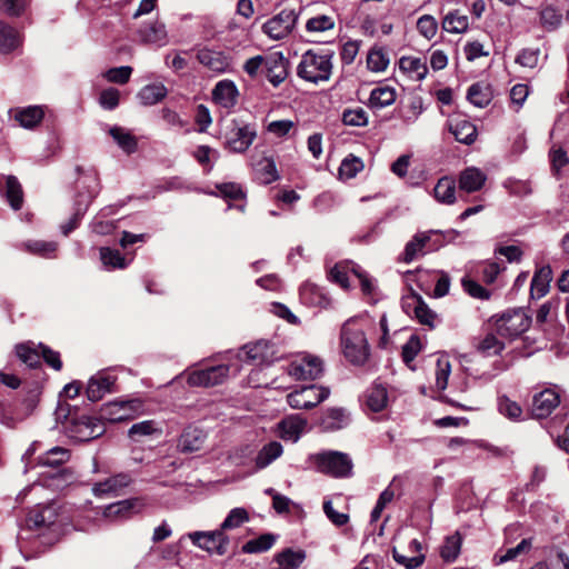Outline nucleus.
Segmentation results:
<instances>
[{
	"mask_svg": "<svg viewBox=\"0 0 569 569\" xmlns=\"http://www.w3.org/2000/svg\"><path fill=\"white\" fill-rule=\"evenodd\" d=\"M283 452L282 445L278 441H271L264 445L256 457V467L263 469L279 458Z\"/></svg>",
	"mask_w": 569,
	"mask_h": 569,
	"instance_id": "33",
	"label": "nucleus"
},
{
	"mask_svg": "<svg viewBox=\"0 0 569 569\" xmlns=\"http://www.w3.org/2000/svg\"><path fill=\"white\" fill-rule=\"evenodd\" d=\"M330 396V389L319 385H307L296 388L287 395V402L292 409L310 410Z\"/></svg>",
	"mask_w": 569,
	"mask_h": 569,
	"instance_id": "5",
	"label": "nucleus"
},
{
	"mask_svg": "<svg viewBox=\"0 0 569 569\" xmlns=\"http://www.w3.org/2000/svg\"><path fill=\"white\" fill-rule=\"evenodd\" d=\"M396 101V91L389 86L373 89L369 97V103L372 108L381 109L391 106Z\"/></svg>",
	"mask_w": 569,
	"mask_h": 569,
	"instance_id": "39",
	"label": "nucleus"
},
{
	"mask_svg": "<svg viewBox=\"0 0 569 569\" xmlns=\"http://www.w3.org/2000/svg\"><path fill=\"white\" fill-rule=\"evenodd\" d=\"M256 178L262 184H269L279 179L273 159L263 157L254 163Z\"/></svg>",
	"mask_w": 569,
	"mask_h": 569,
	"instance_id": "28",
	"label": "nucleus"
},
{
	"mask_svg": "<svg viewBox=\"0 0 569 569\" xmlns=\"http://www.w3.org/2000/svg\"><path fill=\"white\" fill-rule=\"evenodd\" d=\"M487 180V174L476 167L465 169V192H476L480 190Z\"/></svg>",
	"mask_w": 569,
	"mask_h": 569,
	"instance_id": "43",
	"label": "nucleus"
},
{
	"mask_svg": "<svg viewBox=\"0 0 569 569\" xmlns=\"http://www.w3.org/2000/svg\"><path fill=\"white\" fill-rule=\"evenodd\" d=\"M167 88L161 83L144 86L138 93V99L143 106H153L166 98Z\"/></svg>",
	"mask_w": 569,
	"mask_h": 569,
	"instance_id": "34",
	"label": "nucleus"
},
{
	"mask_svg": "<svg viewBox=\"0 0 569 569\" xmlns=\"http://www.w3.org/2000/svg\"><path fill=\"white\" fill-rule=\"evenodd\" d=\"M333 52L330 50L317 52L306 51L297 67V74L305 81L319 83L328 81L332 73Z\"/></svg>",
	"mask_w": 569,
	"mask_h": 569,
	"instance_id": "2",
	"label": "nucleus"
},
{
	"mask_svg": "<svg viewBox=\"0 0 569 569\" xmlns=\"http://www.w3.org/2000/svg\"><path fill=\"white\" fill-rule=\"evenodd\" d=\"M131 478L127 473L114 475L103 481L96 482L92 492L96 497H109L118 495L123 488L129 486Z\"/></svg>",
	"mask_w": 569,
	"mask_h": 569,
	"instance_id": "18",
	"label": "nucleus"
},
{
	"mask_svg": "<svg viewBox=\"0 0 569 569\" xmlns=\"http://www.w3.org/2000/svg\"><path fill=\"white\" fill-rule=\"evenodd\" d=\"M363 168L362 161L357 157L346 158L340 166V174L348 179L356 177V174Z\"/></svg>",
	"mask_w": 569,
	"mask_h": 569,
	"instance_id": "63",
	"label": "nucleus"
},
{
	"mask_svg": "<svg viewBox=\"0 0 569 569\" xmlns=\"http://www.w3.org/2000/svg\"><path fill=\"white\" fill-rule=\"evenodd\" d=\"M532 546L531 539H522L516 547L509 548L505 553L496 556L497 563L501 565L515 560L521 553L528 552Z\"/></svg>",
	"mask_w": 569,
	"mask_h": 569,
	"instance_id": "55",
	"label": "nucleus"
},
{
	"mask_svg": "<svg viewBox=\"0 0 569 569\" xmlns=\"http://www.w3.org/2000/svg\"><path fill=\"white\" fill-rule=\"evenodd\" d=\"M307 421L298 416L289 417L280 422L281 437L297 441L306 428Z\"/></svg>",
	"mask_w": 569,
	"mask_h": 569,
	"instance_id": "31",
	"label": "nucleus"
},
{
	"mask_svg": "<svg viewBox=\"0 0 569 569\" xmlns=\"http://www.w3.org/2000/svg\"><path fill=\"white\" fill-rule=\"evenodd\" d=\"M367 407L373 411L379 412L387 407L388 391L387 388L380 383H376L368 390Z\"/></svg>",
	"mask_w": 569,
	"mask_h": 569,
	"instance_id": "36",
	"label": "nucleus"
},
{
	"mask_svg": "<svg viewBox=\"0 0 569 569\" xmlns=\"http://www.w3.org/2000/svg\"><path fill=\"white\" fill-rule=\"evenodd\" d=\"M287 372L297 380H315L323 372V361L318 356L301 355L288 365Z\"/></svg>",
	"mask_w": 569,
	"mask_h": 569,
	"instance_id": "8",
	"label": "nucleus"
},
{
	"mask_svg": "<svg viewBox=\"0 0 569 569\" xmlns=\"http://www.w3.org/2000/svg\"><path fill=\"white\" fill-rule=\"evenodd\" d=\"M246 355L248 359L256 363H269L273 360L272 346L267 341H258L253 345L246 346Z\"/></svg>",
	"mask_w": 569,
	"mask_h": 569,
	"instance_id": "32",
	"label": "nucleus"
},
{
	"mask_svg": "<svg viewBox=\"0 0 569 569\" xmlns=\"http://www.w3.org/2000/svg\"><path fill=\"white\" fill-rule=\"evenodd\" d=\"M276 541V536L263 533L256 539H251L242 546L244 553H259L269 550Z\"/></svg>",
	"mask_w": 569,
	"mask_h": 569,
	"instance_id": "45",
	"label": "nucleus"
},
{
	"mask_svg": "<svg viewBox=\"0 0 569 569\" xmlns=\"http://www.w3.org/2000/svg\"><path fill=\"white\" fill-rule=\"evenodd\" d=\"M541 26L548 30L553 31L561 26L562 14L552 6H547L540 11Z\"/></svg>",
	"mask_w": 569,
	"mask_h": 569,
	"instance_id": "48",
	"label": "nucleus"
},
{
	"mask_svg": "<svg viewBox=\"0 0 569 569\" xmlns=\"http://www.w3.org/2000/svg\"><path fill=\"white\" fill-rule=\"evenodd\" d=\"M100 259L107 267L124 269L128 263L126 258L116 249L102 247L100 249Z\"/></svg>",
	"mask_w": 569,
	"mask_h": 569,
	"instance_id": "51",
	"label": "nucleus"
},
{
	"mask_svg": "<svg viewBox=\"0 0 569 569\" xmlns=\"http://www.w3.org/2000/svg\"><path fill=\"white\" fill-rule=\"evenodd\" d=\"M349 423V417L341 408L328 409L320 420V426L326 431H336Z\"/></svg>",
	"mask_w": 569,
	"mask_h": 569,
	"instance_id": "26",
	"label": "nucleus"
},
{
	"mask_svg": "<svg viewBox=\"0 0 569 569\" xmlns=\"http://www.w3.org/2000/svg\"><path fill=\"white\" fill-rule=\"evenodd\" d=\"M552 271L549 266L538 269L532 278L530 295L535 299H540L549 291Z\"/></svg>",
	"mask_w": 569,
	"mask_h": 569,
	"instance_id": "27",
	"label": "nucleus"
},
{
	"mask_svg": "<svg viewBox=\"0 0 569 569\" xmlns=\"http://www.w3.org/2000/svg\"><path fill=\"white\" fill-rule=\"evenodd\" d=\"M70 451L62 447H53L37 458V463L42 467H59L69 461Z\"/></svg>",
	"mask_w": 569,
	"mask_h": 569,
	"instance_id": "30",
	"label": "nucleus"
},
{
	"mask_svg": "<svg viewBox=\"0 0 569 569\" xmlns=\"http://www.w3.org/2000/svg\"><path fill=\"white\" fill-rule=\"evenodd\" d=\"M138 505V499L121 500L103 508L102 516L110 520L126 519L133 513Z\"/></svg>",
	"mask_w": 569,
	"mask_h": 569,
	"instance_id": "25",
	"label": "nucleus"
},
{
	"mask_svg": "<svg viewBox=\"0 0 569 569\" xmlns=\"http://www.w3.org/2000/svg\"><path fill=\"white\" fill-rule=\"evenodd\" d=\"M417 29L421 36H423L426 39L430 40L437 33V30H438L437 20L430 14H425L418 19Z\"/></svg>",
	"mask_w": 569,
	"mask_h": 569,
	"instance_id": "59",
	"label": "nucleus"
},
{
	"mask_svg": "<svg viewBox=\"0 0 569 569\" xmlns=\"http://www.w3.org/2000/svg\"><path fill=\"white\" fill-rule=\"evenodd\" d=\"M117 377L109 370H101L92 376L87 386V397L90 401H99L108 392H112Z\"/></svg>",
	"mask_w": 569,
	"mask_h": 569,
	"instance_id": "16",
	"label": "nucleus"
},
{
	"mask_svg": "<svg viewBox=\"0 0 569 569\" xmlns=\"http://www.w3.org/2000/svg\"><path fill=\"white\" fill-rule=\"evenodd\" d=\"M249 519V513L244 508H233L221 523L220 529L226 532L227 530L239 528L244 522H248Z\"/></svg>",
	"mask_w": 569,
	"mask_h": 569,
	"instance_id": "46",
	"label": "nucleus"
},
{
	"mask_svg": "<svg viewBox=\"0 0 569 569\" xmlns=\"http://www.w3.org/2000/svg\"><path fill=\"white\" fill-rule=\"evenodd\" d=\"M132 73V68L129 66H122L118 68H111L106 72L108 81L119 84H124L129 81Z\"/></svg>",
	"mask_w": 569,
	"mask_h": 569,
	"instance_id": "62",
	"label": "nucleus"
},
{
	"mask_svg": "<svg viewBox=\"0 0 569 569\" xmlns=\"http://www.w3.org/2000/svg\"><path fill=\"white\" fill-rule=\"evenodd\" d=\"M229 375V366L218 365L189 372L187 382L191 387H214L222 383Z\"/></svg>",
	"mask_w": 569,
	"mask_h": 569,
	"instance_id": "11",
	"label": "nucleus"
},
{
	"mask_svg": "<svg viewBox=\"0 0 569 569\" xmlns=\"http://www.w3.org/2000/svg\"><path fill=\"white\" fill-rule=\"evenodd\" d=\"M333 27L335 20L326 14L310 18L306 23V29L309 32H323L333 29Z\"/></svg>",
	"mask_w": 569,
	"mask_h": 569,
	"instance_id": "58",
	"label": "nucleus"
},
{
	"mask_svg": "<svg viewBox=\"0 0 569 569\" xmlns=\"http://www.w3.org/2000/svg\"><path fill=\"white\" fill-rule=\"evenodd\" d=\"M368 322L361 318L347 320L340 333L345 358L355 366L365 365L370 356V346L366 336Z\"/></svg>",
	"mask_w": 569,
	"mask_h": 569,
	"instance_id": "1",
	"label": "nucleus"
},
{
	"mask_svg": "<svg viewBox=\"0 0 569 569\" xmlns=\"http://www.w3.org/2000/svg\"><path fill=\"white\" fill-rule=\"evenodd\" d=\"M442 29L455 34L462 32V16L459 10L450 11L443 17Z\"/></svg>",
	"mask_w": 569,
	"mask_h": 569,
	"instance_id": "61",
	"label": "nucleus"
},
{
	"mask_svg": "<svg viewBox=\"0 0 569 569\" xmlns=\"http://www.w3.org/2000/svg\"><path fill=\"white\" fill-rule=\"evenodd\" d=\"M22 248L30 253L49 257L53 251H56L57 244L54 242L30 240L24 242Z\"/></svg>",
	"mask_w": 569,
	"mask_h": 569,
	"instance_id": "53",
	"label": "nucleus"
},
{
	"mask_svg": "<svg viewBox=\"0 0 569 569\" xmlns=\"http://www.w3.org/2000/svg\"><path fill=\"white\" fill-rule=\"evenodd\" d=\"M10 114L23 128L32 129L37 127L44 117V111L39 106H29L24 108L11 109Z\"/></svg>",
	"mask_w": 569,
	"mask_h": 569,
	"instance_id": "21",
	"label": "nucleus"
},
{
	"mask_svg": "<svg viewBox=\"0 0 569 569\" xmlns=\"http://www.w3.org/2000/svg\"><path fill=\"white\" fill-rule=\"evenodd\" d=\"M433 191L440 202L451 204L456 201V181L450 177L439 179Z\"/></svg>",
	"mask_w": 569,
	"mask_h": 569,
	"instance_id": "38",
	"label": "nucleus"
},
{
	"mask_svg": "<svg viewBox=\"0 0 569 569\" xmlns=\"http://www.w3.org/2000/svg\"><path fill=\"white\" fill-rule=\"evenodd\" d=\"M311 459L318 471L332 477L349 476L352 469V462L348 455L339 451L316 453Z\"/></svg>",
	"mask_w": 569,
	"mask_h": 569,
	"instance_id": "6",
	"label": "nucleus"
},
{
	"mask_svg": "<svg viewBox=\"0 0 569 569\" xmlns=\"http://www.w3.org/2000/svg\"><path fill=\"white\" fill-rule=\"evenodd\" d=\"M138 33L143 43L164 46L168 41L166 26L158 20L144 23Z\"/></svg>",
	"mask_w": 569,
	"mask_h": 569,
	"instance_id": "20",
	"label": "nucleus"
},
{
	"mask_svg": "<svg viewBox=\"0 0 569 569\" xmlns=\"http://www.w3.org/2000/svg\"><path fill=\"white\" fill-rule=\"evenodd\" d=\"M19 46L18 32L3 21H0V52L7 53Z\"/></svg>",
	"mask_w": 569,
	"mask_h": 569,
	"instance_id": "44",
	"label": "nucleus"
},
{
	"mask_svg": "<svg viewBox=\"0 0 569 569\" xmlns=\"http://www.w3.org/2000/svg\"><path fill=\"white\" fill-rule=\"evenodd\" d=\"M442 244L440 234L435 230L417 232L406 244L401 260L410 263L428 252L435 251Z\"/></svg>",
	"mask_w": 569,
	"mask_h": 569,
	"instance_id": "7",
	"label": "nucleus"
},
{
	"mask_svg": "<svg viewBox=\"0 0 569 569\" xmlns=\"http://www.w3.org/2000/svg\"><path fill=\"white\" fill-rule=\"evenodd\" d=\"M497 333L503 338L515 339L526 332L531 325V317L525 309H510L490 318Z\"/></svg>",
	"mask_w": 569,
	"mask_h": 569,
	"instance_id": "4",
	"label": "nucleus"
},
{
	"mask_svg": "<svg viewBox=\"0 0 569 569\" xmlns=\"http://www.w3.org/2000/svg\"><path fill=\"white\" fill-rule=\"evenodd\" d=\"M238 96V89L231 80L219 81L212 90L213 101L226 109H230L236 106Z\"/></svg>",
	"mask_w": 569,
	"mask_h": 569,
	"instance_id": "19",
	"label": "nucleus"
},
{
	"mask_svg": "<svg viewBox=\"0 0 569 569\" xmlns=\"http://www.w3.org/2000/svg\"><path fill=\"white\" fill-rule=\"evenodd\" d=\"M505 348L493 333H488L477 346V349L486 356L498 355Z\"/></svg>",
	"mask_w": 569,
	"mask_h": 569,
	"instance_id": "54",
	"label": "nucleus"
},
{
	"mask_svg": "<svg viewBox=\"0 0 569 569\" xmlns=\"http://www.w3.org/2000/svg\"><path fill=\"white\" fill-rule=\"evenodd\" d=\"M64 430L70 439L80 442L93 440L106 432L99 418L86 415L66 416Z\"/></svg>",
	"mask_w": 569,
	"mask_h": 569,
	"instance_id": "3",
	"label": "nucleus"
},
{
	"mask_svg": "<svg viewBox=\"0 0 569 569\" xmlns=\"http://www.w3.org/2000/svg\"><path fill=\"white\" fill-rule=\"evenodd\" d=\"M6 180L4 196L13 210H20L23 203V191L20 182L14 176H2Z\"/></svg>",
	"mask_w": 569,
	"mask_h": 569,
	"instance_id": "29",
	"label": "nucleus"
},
{
	"mask_svg": "<svg viewBox=\"0 0 569 569\" xmlns=\"http://www.w3.org/2000/svg\"><path fill=\"white\" fill-rule=\"evenodd\" d=\"M297 22V14L293 10H282L280 13L269 19L262 30L271 39L280 40L287 37Z\"/></svg>",
	"mask_w": 569,
	"mask_h": 569,
	"instance_id": "12",
	"label": "nucleus"
},
{
	"mask_svg": "<svg viewBox=\"0 0 569 569\" xmlns=\"http://www.w3.org/2000/svg\"><path fill=\"white\" fill-rule=\"evenodd\" d=\"M92 198L93 197L89 194L86 197H81L80 199L77 200L74 213L72 214L71 219L66 224L61 226V230L64 236H68L72 230H74L78 227L79 221L89 208Z\"/></svg>",
	"mask_w": 569,
	"mask_h": 569,
	"instance_id": "40",
	"label": "nucleus"
},
{
	"mask_svg": "<svg viewBox=\"0 0 569 569\" xmlns=\"http://www.w3.org/2000/svg\"><path fill=\"white\" fill-rule=\"evenodd\" d=\"M421 350V342L417 336H411L402 347V359L408 365Z\"/></svg>",
	"mask_w": 569,
	"mask_h": 569,
	"instance_id": "64",
	"label": "nucleus"
},
{
	"mask_svg": "<svg viewBox=\"0 0 569 569\" xmlns=\"http://www.w3.org/2000/svg\"><path fill=\"white\" fill-rule=\"evenodd\" d=\"M451 372V365L448 356L441 355L436 365V387L438 390H445L448 386V378Z\"/></svg>",
	"mask_w": 569,
	"mask_h": 569,
	"instance_id": "47",
	"label": "nucleus"
},
{
	"mask_svg": "<svg viewBox=\"0 0 569 569\" xmlns=\"http://www.w3.org/2000/svg\"><path fill=\"white\" fill-rule=\"evenodd\" d=\"M559 403L560 395L555 389H543L532 397L531 413L538 419L547 418L559 406Z\"/></svg>",
	"mask_w": 569,
	"mask_h": 569,
	"instance_id": "14",
	"label": "nucleus"
},
{
	"mask_svg": "<svg viewBox=\"0 0 569 569\" xmlns=\"http://www.w3.org/2000/svg\"><path fill=\"white\" fill-rule=\"evenodd\" d=\"M156 431H158L156 422L153 420H146L132 425L128 433L132 440L140 441L141 438L150 436Z\"/></svg>",
	"mask_w": 569,
	"mask_h": 569,
	"instance_id": "56",
	"label": "nucleus"
},
{
	"mask_svg": "<svg viewBox=\"0 0 569 569\" xmlns=\"http://www.w3.org/2000/svg\"><path fill=\"white\" fill-rule=\"evenodd\" d=\"M197 59L201 64L214 72H224L230 66L228 58L222 52L207 48L198 51Z\"/></svg>",
	"mask_w": 569,
	"mask_h": 569,
	"instance_id": "23",
	"label": "nucleus"
},
{
	"mask_svg": "<svg viewBox=\"0 0 569 569\" xmlns=\"http://www.w3.org/2000/svg\"><path fill=\"white\" fill-rule=\"evenodd\" d=\"M342 121L347 126L365 127L368 123V116L362 108L348 109L342 113Z\"/></svg>",
	"mask_w": 569,
	"mask_h": 569,
	"instance_id": "57",
	"label": "nucleus"
},
{
	"mask_svg": "<svg viewBox=\"0 0 569 569\" xmlns=\"http://www.w3.org/2000/svg\"><path fill=\"white\" fill-rule=\"evenodd\" d=\"M206 433L198 428L188 427L180 436L178 448L181 452H194L203 448Z\"/></svg>",
	"mask_w": 569,
	"mask_h": 569,
	"instance_id": "22",
	"label": "nucleus"
},
{
	"mask_svg": "<svg viewBox=\"0 0 569 569\" xmlns=\"http://www.w3.org/2000/svg\"><path fill=\"white\" fill-rule=\"evenodd\" d=\"M305 558L306 555L301 550L295 551L292 549H286L277 555L276 562L279 566L278 569H297Z\"/></svg>",
	"mask_w": 569,
	"mask_h": 569,
	"instance_id": "41",
	"label": "nucleus"
},
{
	"mask_svg": "<svg viewBox=\"0 0 569 569\" xmlns=\"http://www.w3.org/2000/svg\"><path fill=\"white\" fill-rule=\"evenodd\" d=\"M487 37L483 39L469 40L465 44V57L468 61H473L480 57H488L490 54L489 49L486 46Z\"/></svg>",
	"mask_w": 569,
	"mask_h": 569,
	"instance_id": "50",
	"label": "nucleus"
},
{
	"mask_svg": "<svg viewBox=\"0 0 569 569\" xmlns=\"http://www.w3.org/2000/svg\"><path fill=\"white\" fill-rule=\"evenodd\" d=\"M58 519V507L54 502L37 505L27 517V525L30 529L49 528Z\"/></svg>",
	"mask_w": 569,
	"mask_h": 569,
	"instance_id": "15",
	"label": "nucleus"
},
{
	"mask_svg": "<svg viewBox=\"0 0 569 569\" xmlns=\"http://www.w3.org/2000/svg\"><path fill=\"white\" fill-rule=\"evenodd\" d=\"M399 68L416 80H422L428 72L426 62L416 57H402L399 61Z\"/></svg>",
	"mask_w": 569,
	"mask_h": 569,
	"instance_id": "37",
	"label": "nucleus"
},
{
	"mask_svg": "<svg viewBox=\"0 0 569 569\" xmlns=\"http://www.w3.org/2000/svg\"><path fill=\"white\" fill-rule=\"evenodd\" d=\"M109 133L124 152L132 153L137 150V138L129 130L114 126L110 128Z\"/></svg>",
	"mask_w": 569,
	"mask_h": 569,
	"instance_id": "35",
	"label": "nucleus"
},
{
	"mask_svg": "<svg viewBox=\"0 0 569 569\" xmlns=\"http://www.w3.org/2000/svg\"><path fill=\"white\" fill-rule=\"evenodd\" d=\"M257 137V130L251 124L233 120L226 133V147L233 152L242 153L249 149Z\"/></svg>",
	"mask_w": 569,
	"mask_h": 569,
	"instance_id": "10",
	"label": "nucleus"
},
{
	"mask_svg": "<svg viewBox=\"0 0 569 569\" xmlns=\"http://www.w3.org/2000/svg\"><path fill=\"white\" fill-rule=\"evenodd\" d=\"M141 407L138 399L126 401H113L102 406L100 418L110 422H119L131 418V413Z\"/></svg>",
	"mask_w": 569,
	"mask_h": 569,
	"instance_id": "13",
	"label": "nucleus"
},
{
	"mask_svg": "<svg viewBox=\"0 0 569 569\" xmlns=\"http://www.w3.org/2000/svg\"><path fill=\"white\" fill-rule=\"evenodd\" d=\"M388 64V54L382 49L370 50L367 57V66L369 70L373 72H381L387 69Z\"/></svg>",
	"mask_w": 569,
	"mask_h": 569,
	"instance_id": "52",
	"label": "nucleus"
},
{
	"mask_svg": "<svg viewBox=\"0 0 569 569\" xmlns=\"http://www.w3.org/2000/svg\"><path fill=\"white\" fill-rule=\"evenodd\" d=\"M288 63V60L281 52H273L266 57V76L274 87L279 86L287 78Z\"/></svg>",
	"mask_w": 569,
	"mask_h": 569,
	"instance_id": "17",
	"label": "nucleus"
},
{
	"mask_svg": "<svg viewBox=\"0 0 569 569\" xmlns=\"http://www.w3.org/2000/svg\"><path fill=\"white\" fill-rule=\"evenodd\" d=\"M461 537L460 533L457 531L455 535L447 537L445 543L440 549L441 558L447 562L453 561L459 555Z\"/></svg>",
	"mask_w": 569,
	"mask_h": 569,
	"instance_id": "49",
	"label": "nucleus"
},
{
	"mask_svg": "<svg viewBox=\"0 0 569 569\" xmlns=\"http://www.w3.org/2000/svg\"><path fill=\"white\" fill-rule=\"evenodd\" d=\"M491 86L486 81H479L470 86L467 92V100L475 107L486 108L492 100Z\"/></svg>",
	"mask_w": 569,
	"mask_h": 569,
	"instance_id": "24",
	"label": "nucleus"
},
{
	"mask_svg": "<svg viewBox=\"0 0 569 569\" xmlns=\"http://www.w3.org/2000/svg\"><path fill=\"white\" fill-rule=\"evenodd\" d=\"M187 537L200 549L222 556L227 552L229 537L220 528L212 531H193Z\"/></svg>",
	"mask_w": 569,
	"mask_h": 569,
	"instance_id": "9",
	"label": "nucleus"
},
{
	"mask_svg": "<svg viewBox=\"0 0 569 569\" xmlns=\"http://www.w3.org/2000/svg\"><path fill=\"white\" fill-rule=\"evenodd\" d=\"M465 292H467L471 298L482 301H488L492 296L491 290L485 288L477 281L469 279H465Z\"/></svg>",
	"mask_w": 569,
	"mask_h": 569,
	"instance_id": "60",
	"label": "nucleus"
},
{
	"mask_svg": "<svg viewBox=\"0 0 569 569\" xmlns=\"http://www.w3.org/2000/svg\"><path fill=\"white\" fill-rule=\"evenodd\" d=\"M18 359L30 368H37L40 365V353L33 347L32 342L19 343L14 348Z\"/></svg>",
	"mask_w": 569,
	"mask_h": 569,
	"instance_id": "42",
	"label": "nucleus"
}]
</instances>
